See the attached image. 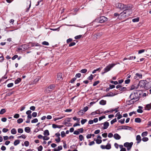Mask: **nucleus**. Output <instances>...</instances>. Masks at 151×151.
I'll list each match as a JSON object with an SVG mask.
<instances>
[{
    "mask_svg": "<svg viewBox=\"0 0 151 151\" xmlns=\"http://www.w3.org/2000/svg\"><path fill=\"white\" fill-rule=\"evenodd\" d=\"M117 8L123 11L120 13V15L122 14L123 17L128 16L131 14L132 12V5L131 4H124L122 3H118L116 4Z\"/></svg>",
    "mask_w": 151,
    "mask_h": 151,
    "instance_id": "obj_1",
    "label": "nucleus"
},
{
    "mask_svg": "<svg viewBox=\"0 0 151 151\" xmlns=\"http://www.w3.org/2000/svg\"><path fill=\"white\" fill-rule=\"evenodd\" d=\"M139 91H137L133 93H132L130 95L128 99H132V100L135 101V102L137 101L140 98L139 95L141 94V93H138Z\"/></svg>",
    "mask_w": 151,
    "mask_h": 151,
    "instance_id": "obj_2",
    "label": "nucleus"
},
{
    "mask_svg": "<svg viewBox=\"0 0 151 151\" xmlns=\"http://www.w3.org/2000/svg\"><path fill=\"white\" fill-rule=\"evenodd\" d=\"M116 64H109L106 66L104 69V72L102 73V74H104L106 73L109 71Z\"/></svg>",
    "mask_w": 151,
    "mask_h": 151,
    "instance_id": "obj_3",
    "label": "nucleus"
},
{
    "mask_svg": "<svg viewBox=\"0 0 151 151\" xmlns=\"http://www.w3.org/2000/svg\"><path fill=\"white\" fill-rule=\"evenodd\" d=\"M108 19L104 16L99 17L97 18V20L99 21V23H103L107 21Z\"/></svg>",
    "mask_w": 151,
    "mask_h": 151,
    "instance_id": "obj_4",
    "label": "nucleus"
},
{
    "mask_svg": "<svg viewBox=\"0 0 151 151\" xmlns=\"http://www.w3.org/2000/svg\"><path fill=\"white\" fill-rule=\"evenodd\" d=\"M55 87L54 84H50L46 88L45 91L47 93L51 92L54 89Z\"/></svg>",
    "mask_w": 151,
    "mask_h": 151,
    "instance_id": "obj_5",
    "label": "nucleus"
},
{
    "mask_svg": "<svg viewBox=\"0 0 151 151\" xmlns=\"http://www.w3.org/2000/svg\"><path fill=\"white\" fill-rule=\"evenodd\" d=\"M97 18L93 21L92 22V25L95 27H97L100 25L99 21H97Z\"/></svg>",
    "mask_w": 151,
    "mask_h": 151,
    "instance_id": "obj_6",
    "label": "nucleus"
},
{
    "mask_svg": "<svg viewBox=\"0 0 151 151\" xmlns=\"http://www.w3.org/2000/svg\"><path fill=\"white\" fill-rule=\"evenodd\" d=\"M145 83L144 88L146 89H148L150 88V82H148L146 81H145Z\"/></svg>",
    "mask_w": 151,
    "mask_h": 151,
    "instance_id": "obj_7",
    "label": "nucleus"
},
{
    "mask_svg": "<svg viewBox=\"0 0 151 151\" xmlns=\"http://www.w3.org/2000/svg\"><path fill=\"white\" fill-rule=\"evenodd\" d=\"M136 102L135 101L132 100V99H130L129 100L126 101V104L127 105H129L132 104H133Z\"/></svg>",
    "mask_w": 151,
    "mask_h": 151,
    "instance_id": "obj_8",
    "label": "nucleus"
},
{
    "mask_svg": "<svg viewBox=\"0 0 151 151\" xmlns=\"http://www.w3.org/2000/svg\"><path fill=\"white\" fill-rule=\"evenodd\" d=\"M130 128V127L129 126H119L118 127V128L117 129V130H121L122 129H127V128Z\"/></svg>",
    "mask_w": 151,
    "mask_h": 151,
    "instance_id": "obj_9",
    "label": "nucleus"
},
{
    "mask_svg": "<svg viewBox=\"0 0 151 151\" xmlns=\"http://www.w3.org/2000/svg\"><path fill=\"white\" fill-rule=\"evenodd\" d=\"M118 94V93H113L112 92H110L108 93L104 97H113Z\"/></svg>",
    "mask_w": 151,
    "mask_h": 151,
    "instance_id": "obj_10",
    "label": "nucleus"
},
{
    "mask_svg": "<svg viewBox=\"0 0 151 151\" xmlns=\"http://www.w3.org/2000/svg\"><path fill=\"white\" fill-rule=\"evenodd\" d=\"M145 81L144 80L140 81L139 83V86L140 87L144 88L145 86Z\"/></svg>",
    "mask_w": 151,
    "mask_h": 151,
    "instance_id": "obj_11",
    "label": "nucleus"
},
{
    "mask_svg": "<svg viewBox=\"0 0 151 151\" xmlns=\"http://www.w3.org/2000/svg\"><path fill=\"white\" fill-rule=\"evenodd\" d=\"M103 125L104 127H103V129H107L109 126V123L107 122H105L104 124Z\"/></svg>",
    "mask_w": 151,
    "mask_h": 151,
    "instance_id": "obj_12",
    "label": "nucleus"
},
{
    "mask_svg": "<svg viewBox=\"0 0 151 151\" xmlns=\"http://www.w3.org/2000/svg\"><path fill=\"white\" fill-rule=\"evenodd\" d=\"M135 78H138H138H142V75L141 73L139 74L138 73H137L135 74Z\"/></svg>",
    "mask_w": 151,
    "mask_h": 151,
    "instance_id": "obj_13",
    "label": "nucleus"
},
{
    "mask_svg": "<svg viewBox=\"0 0 151 151\" xmlns=\"http://www.w3.org/2000/svg\"><path fill=\"white\" fill-rule=\"evenodd\" d=\"M57 78L58 80H62L63 79L62 73H58L57 75Z\"/></svg>",
    "mask_w": 151,
    "mask_h": 151,
    "instance_id": "obj_14",
    "label": "nucleus"
},
{
    "mask_svg": "<svg viewBox=\"0 0 151 151\" xmlns=\"http://www.w3.org/2000/svg\"><path fill=\"white\" fill-rule=\"evenodd\" d=\"M136 140L137 141V143H139L141 140V137L140 135H137L136 137Z\"/></svg>",
    "mask_w": 151,
    "mask_h": 151,
    "instance_id": "obj_15",
    "label": "nucleus"
},
{
    "mask_svg": "<svg viewBox=\"0 0 151 151\" xmlns=\"http://www.w3.org/2000/svg\"><path fill=\"white\" fill-rule=\"evenodd\" d=\"M114 138L116 139H119L121 138V136L118 134L115 133L114 135Z\"/></svg>",
    "mask_w": 151,
    "mask_h": 151,
    "instance_id": "obj_16",
    "label": "nucleus"
},
{
    "mask_svg": "<svg viewBox=\"0 0 151 151\" xmlns=\"http://www.w3.org/2000/svg\"><path fill=\"white\" fill-rule=\"evenodd\" d=\"M106 100H102L99 102V104L101 105H104L106 104Z\"/></svg>",
    "mask_w": 151,
    "mask_h": 151,
    "instance_id": "obj_17",
    "label": "nucleus"
},
{
    "mask_svg": "<svg viewBox=\"0 0 151 151\" xmlns=\"http://www.w3.org/2000/svg\"><path fill=\"white\" fill-rule=\"evenodd\" d=\"M32 47L39 46L40 45L38 43L31 42L30 43Z\"/></svg>",
    "mask_w": 151,
    "mask_h": 151,
    "instance_id": "obj_18",
    "label": "nucleus"
},
{
    "mask_svg": "<svg viewBox=\"0 0 151 151\" xmlns=\"http://www.w3.org/2000/svg\"><path fill=\"white\" fill-rule=\"evenodd\" d=\"M25 131L28 133H29L31 130L30 129L29 127H26L24 129Z\"/></svg>",
    "mask_w": 151,
    "mask_h": 151,
    "instance_id": "obj_19",
    "label": "nucleus"
},
{
    "mask_svg": "<svg viewBox=\"0 0 151 151\" xmlns=\"http://www.w3.org/2000/svg\"><path fill=\"white\" fill-rule=\"evenodd\" d=\"M11 133L12 134H15L17 133V132L15 129L13 128L11 130Z\"/></svg>",
    "mask_w": 151,
    "mask_h": 151,
    "instance_id": "obj_20",
    "label": "nucleus"
},
{
    "mask_svg": "<svg viewBox=\"0 0 151 151\" xmlns=\"http://www.w3.org/2000/svg\"><path fill=\"white\" fill-rule=\"evenodd\" d=\"M44 134L45 135L49 136L50 134L48 130L47 129L45 130L44 132Z\"/></svg>",
    "mask_w": 151,
    "mask_h": 151,
    "instance_id": "obj_21",
    "label": "nucleus"
},
{
    "mask_svg": "<svg viewBox=\"0 0 151 151\" xmlns=\"http://www.w3.org/2000/svg\"><path fill=\"white\" fill-rule=\"evenodd\" d=\"M21 81V79L20 78H18L14 81L15 84H17L19 83Z\"/></svg>",
    "mask_w": 151,
    "mask_h": 151,
    "instance_id": "obj_22",
    "label": "nucleus"
},
{
    "mask_svg": "<svg viewBox=\"0 0 151 151\" xmlns=\"http://www.w3.org/2000/svg\"><path fill=\"white\" fill-rule=\"evenodd\" d=\"M135 122L137 123H140L141 122V119L139 118H136L135 119Z\"/></svg>",
    "mask_w": 151,
    "mask_h": 151,
    "instance_id": "obj_23",
    "label": "nucleus"
},
{
    "mask_svg": "<svg viewBox=\"0 0 151 151\" xmlns=\"http://www.w3.org/2000/svg\"><path fill=\"white\" fill-rule=\"evenodd\" d=\"M139 18L138 17L132 19V21L134 22H137L139 21Z\"/></svg>",
    "mask_w": 151,
    "mask_h": 151,
    "instance_id": "obj_24",
    "label": "nucleus"
},
{
    "mask_svg": "<svg viewBox=\"0 0 151 151\" xmlns=\"http://www.w3.org/2000/svg\"><path fill=\"white\" fill-rule=\"evenodd\" d=\"M20 143V141L19 140L17 139L15 140L14 142V145L16 146L19 144Z\"/></svg>",
    "mask_w": 151,
    "mask_h": 151,
    "instance_id": "obj_25",
    "label": "nucleus"
},
{
    "mask_svg": "<svg viewBox=\"0 0 151 151\" xmlns=\"http://www.w3.org/2000/svg\"><path fill=\"white\" fill-rule=\"evenodd\" d=\"M106 149L107 150H109L111 148V145L110 144L108 143L107 145L106 146Z\"/></svg>",
    "mask_w": 151,
    "mask_h": 151,
    "instance_id": "obj_26",
    "label": "nucleus"
},
{
    "mask_svg": "<svg viewBox=\"0 0 151 151\" xmlns=\"http://www.w3.org/2000/svg\"><path fill=\"white\" fill-rule=\"evenodd\" d=\"M145 108H147V110H149L151 109V106L150 104H147L146 105Z\"/></svg>",
    "mask_w": 151,
    "mask_h": 151,
    "instance_id": "obj_27",
    "label": "nucleus"
},
{
    "mask_svg": "<svg viewBox=\"0 0 151 151\" xmlns=\"http://www.w3.org/2000/svg\"><path fill=\"white\" fill-rule=\"evenodd\" d=\"M6 112V110L4 109H2L0 111V114H3Z\"/></svg>",
    "mask_w": 151,
    "mask_h": 151,
    "instance_id": "obj_28",
    "label": "nucleus"
},
{
    "mask_svg": "<svg viewBox=\"0 0 151 151\" xmlns=\"http://www.w3.org/2000/svg\"><path fill=\"white\" fill-rule=\"evenodd\" d=\"M136 58V56H130L128 57L127 58V59L128 60H132V59H134Z\"/></svg>",
    "mask_w": 151,
    "mask_h": 151,
    "instance_id": "obj_29",
    "label": "nucleus"
},
{
    "mask_svg": "<svg viewBox=\"0 0 151 151\" xmlns=\"http://www.w3.org/2000/svg\"><path fill=\"white\" fill-rule=\"evenodd\" d=\"M148 134V132L147 131H145L143 132L142 134V136L144 137L145 136H147Z\"/></svg>",
    "mask_w": 151,
    "mask_h": 151,
    "instance_id": "obj_30",
    "label": "nucleus"
},
{
    "mask_svg": "<svg viewBox=\"0 0 151 151\" xmlns=\"http://www.w3.org/2000/svg\"><path fill=\"white\" fill-rule=\"evenodd\" d=\"M87 71V70L86 69H82L81 71L80 72L82 73H86Z\"/></svg>",
    "mask_w": 151,
    "mask_h": 151,
    "instance_id": "obj_31",
    "label": "nucleus"
},
{
    "mask_svg": "<svg viewBox=\"0 0 151 151\" xmlns=\"http://www.w3.org/2000/svg\"><path fill=\"white\" fill-rule=\"evenodd\" d=\"M78 114L80 115H82L83 114V109L80 110L78 112Z\"/></svg>",
    "mask_w": 151,
    "mask_h": 151,
    "instance_id": "obj_32",
    "label": "nucleus"
},
{
    "mask_svg": "<svg viewBox=\"0 0 151 151\" xmlns=\"http://www.w3.org/2000/svg\"><path fill=\"white\" fill-rule=\"evenodd\" d=\"M114 16L115 17H116L117 16H118V17H119L120 16H121V17H123V15L122 14L120 15V14H119L117 13H115L114 14Z\"/></svg>",
    "mask_w": 151,
    "mask_h": 151,
    "instance_id": "obj_33",
    "label": "nucleus"
},
{
    "mask_svg": "<svg viewBox=\"0 0 151 151\" xmlns=\"http://www.w3.org/2000/svg\"><path fill=\"white\" fill-rule=\"evenodd\" d=\"M87 121L86 119H83L81 121V123L82 124H83Z\"/></svg>",
    "mask_w": 151,
    "mask_h": 151,
    "instance_id": "obj_34",
    "label": "nucleus"
},
{
    "mask_svg": "<svg viewBox=\"0 0 151 151\" xmlns=\"http://www.w3.org/2000/svg\"><path fill=\"white\" fill-rule=\"evenodd\" d=\"M38 119L37 118H35L31 121L32 123H35L38 122Z\"/></svg>",
    "mask_w": 151,
    "mask_h": 151,
    "instance_id": "obj_35",
    "label": "nucleus"
},
{
    "mask_svg": "<svg viewBox=\"0 0 151 151\" xmlns=\"http://www.w3.org/2000/svg\"><path fill=\"white\" fill-rule=\"evenodd\" d=\"M23 132V130L22 129V128H19L18 129V132L19 133H22Z\"/></svg>",
    "mask_w": 151,
    "mask_h": 151,
    "instance_id": "obj_36",
    "label": "nucleus"
},
{
    "mask_svg": "<svg viewBox=\"0 0 151 151\" xmlns=\"http://www.w3.org/2000/svg\"><path fill=\"white\" fill-rule=\"evenodd\" d=\"M23 121V120L22 118H20L17 120V122L18 123L20 124L22 123Z\"/></svg>",
    "mask_w": 151,
    "mask_h": 151,
    "instance_id": "obj_37",
    "label": "nucleus"
},
{
    "mask_svg": "<svg viewBox=\"0 0 151 151\" xmlns=\"http://www.w3.org/2000/svg\"><path fill=\"white\" fill-rule=\"evenodd\" d=\"M79 138L80 141H82L84 139V137L81 134L79 135Z\"/></svg>",
    "mask_w": 151,
    "mask_h": 151,
    "instance_id": "obj_38",
    "label": "nucleus"
},
{
    "mask_svg": "<svg viewBox=\"0 0 151 151\" xmlns=\"http://www.w3.org/2000/svg\"><path fill=\"white\" fill-rule=\"evenodd\" d=\"M96 143L97 144H100L102 142V140L101 139H96Z\"/></svg>",
    "mask_w": 151,
    "mask_h": 151,
    "instance_id": "obj_39",
    "label": "nucleus"
},
{
    "mask_svg": "<svg viewBox=\"0 0 151 151\" xmlns=\"http://www.w3.org/2000/svg\"><path fill=\"white\" fill-rule=\"evenodd\" d=\"M142 140L144 142H147L148 140V138L147 137H144L142 138Z\"/></svg>",
    "mask_w": 151,
    "mask_h": 151,
    "instance_id": "obj_40",
    "label": "nucleus"
},
{
    "mask_svg": "<svg viewBox=\"0 0 151 151\" xmlns=\"http://www.w3.org/2000/svg\"><path fill=\"white\" fill-rule=\"evenodd\" d=\"M61 136L62 137H63L66 136L65 133L64 131H62L61 132Z\"/></svg>",
    "mask_w": 151,
    "mask_h": 151,
    "instance_id": "obj_41",
    "label": "nucleus"
},
{
    "mask_svg": "<svg viewBox=\"0 0 151 151\" xmlns=\"http://www.w3.org/2000/svg\"><path fill=\"white\" fill-rule=\"evenodd\" d=\"M100 83L99 81H96L93 84V86H95Z\"/></svg>",
    "mask_w": 151,
    "mask_h": 151,
    "instance_id": "obj_42",
    "label": "nucleus"
},
{
    "mask_svg": "<svg viewBox=\"0 0 151 151\" xmlns=\"http://www.w3.org/2000/svg\"><path fill=\"white\" fill-rule=\"evenodd\" d=\"M76 78H72L71 80L70 81L69 83H73L74 81H76Z\"/></svg>",
    "mask_w": 151,
    "mask_h": 151,
    "instance_id": "obj_43",
    "label": "nucleus"
},
{
    "mask_svg": "<svg viewBox=\"0 0 151 151\" xmlns=\"http://www.w3.org/2000/svg\"><path fill=\"white\" fill-rule=\"evenodd\" d=\"M24 144L26 147H27L29 145V142L27 141H26L24 142Z\"/></svg>",
    "mask_w": 151,
    "mask_h": 151,
    "instance_id": "obj_44",
    "label": "nucleus"
},
{
    "mask_svg": "<svg viewBox=\"0 0 151 151\" xmlns=\"http://www.w3.org/2000/svg\"><path fill=\"white\" fill-rule=\"evenodd\" d=\"M93 78V75L92 74L87 78V79L90 80H92Z\"/></svg>",
    "mask_w": 151,
    "mask_h": 151,
    "instance_id": "obj_45",
    "label": "nucleus"
},
{
    "mask_svg": "<svg viewBox=\"0 0 151 151\" xmlns=\"http://www.w3.org/2000/svg\"><path fill=\"white\" fill-rule=\"evenodd\" d=\"M117 121V120L116 118H115L113 119L112 120L111 122V124H113L114 123L116 122Z\"/></svg>",
    "mask_w": 151,
    "mask_h": 151,
    "instance_id": "obj_46",
    "label": "nucleus"
},
{
    "mask_svg": "<svg viewBox=\"0 0 151 151\" xmlns=\"http://www.w3.org/2000/svg\"><path fill=\"white\" fill-rule=\"evenodd\" d=\"M125 119H121L118 121L121 124H123L124 122Z\"/></svg>",
    "mask_w": 151,
    "mask_h": 151,
    "instance_id": "obj_47",
    "label": "nucleus"
},
{
    "mask_svg": "<svg viewBox=\"0 0 151 151\" xmlns=\"http://www.w3.org/2000/svg\"><path fill=\"white\" fill-rule=\"evenodd\" d=\"M42 44L44 45H49V43L46 41H44L42 42Z\"/></svg>",
    "mask_w": 151,
    "mask_h": 151,
    "instance_id": "obj_48",
    "label": "nucleus"
},
{
    "mask_svg": "<svg viewBox=\"0 0 151 151\" xmlns=\"http://www.w3.org/2000/svg\"><path fill=\"white\" fill-rule=\"evenodd\" d=\"M78 130L79 132L82 133L83 132L84 129L83 128H81L80 129H78Z\"/></svg>",
    "mask_w": 151,
    "mask_h": 151,
    "instance_id": "obj_49",
    "label": "nucleus"
},
{
    "mask_svg": "<svg viewBox=\"0 0 151 151\" xmlns=\"http://www.w3.org/2000/svg\"><path fill=\"white\" fill-rule=\"evenodd\" d=\"M37 149L38 151H42L43 149V147L42 145H40L38 147Z\"/></svg>",
    "mask_w": 151,
    "mask_h": 151,
    "instance_id": "obj_50",
    "label": "nucleus"
},
{
    "mask_svg": "<svg viewBox=\"0 0 151 151\" xmlns=\"http://www.w3.org/2000/svg\"><path fill=\"white\" fill-rule=\"evenodd\" d=\"M127 88L125 87H121L119 90L121 91H124L126 90Z\"/></svg>",
    "mask_w": 151,
    "mask_h": 151,
    "instance_id": "obj_51",
    "label": "nucleus"
},
{
    "mask_svg": "<svg viewBox=\"0 0 151 151\" xmlns=\"http://www.w3.org/2000/svg\"><path fill=\"white\" fill-rule=\"evenodd\" d=\"M76 44L75 42H71L69 45V47H71L75 45Z\"/></svg>",
    "mask_w": 151,
    "mask_h": 151,
    "instance_id": "obj_52",
    "label": "nucleus"
},
{
    "mask_svg": "<svg viewBox=\"0 0 151 151\" xmlns=\"http://www.w3.org/2000/svg\"><path fill=\"white\" fill-rule=\"evenodd\" d=\"M14 84L13 83H9L7 85V86L8 88H10L12 87L13 86Z\"/></svg>",
    "mask_w": 151,
    "mask_h": 151,
    "instance_id": "obj_53",
    "label": "nucleus"
},
{
    "mask_svg": "<svg viewBox=\"0 0 151 151\" xmlns=\"http://www.w3.org/2000/svg\"><path fill=\"white\" fill-rule=\"evenodd\" d=\"M77 146L76 145H73L70 146V148L71 149H73L74 148H77Z\"/></svg>",
    "mask_w": 151,
    "mask_h": 151,
    "instance_id": "obj_54",
    "label": "nucleus"
},
{
    "mask_svg": "<svg viewBox=\"0 0 151 151\" xmlns=\"http://www.w3.org/2000/svg\"><path fill=\"white\" fill-rule=\"evenodd\" d=\"M110 83L112 84H114L115 85H117L118 84V82L117 81H110Z\"/></svg>",
    "mask_w": 151,
    "mask_h": 151,
    "instance_id": "obj_55",
    "label": "nucleus"
},
{
    "mask_svg": "<svg viewBox=\"0 0 151 151\" xmlns=\"http://www.w3.org/2000/svg\"><path fill=\"white\" fill-rule=\"evenodd\" d=\"M49 138H50L48 137L44 136L43 137V139L44 140H48L49 139Z\"/></svg>",
    "mask_w": 151,
    "mask_h": 151,
    "instance_id": "obj_56",
    "label": "nucleus"
},
{
    "mask_svg": "<svg viewBox=\"0 0 151 151\" xmlns=\"http://www.w3.org/2000/svg\"><path fill=\"white\" fill-rule=\"evenodd\" d=\"M37 113L36 112H33L32 114V116L34 117H36L37 116Z\"/></svg>",
    "mask_w": 151,
    "mask_h": 151,
    "instance_id": "obj_57",
    "label": "nucleus"
},
{
    "mask_svg": "<svg viewBox=\"0 0 151 151\" xmlns=\"http://www.w3.org/2000/svg\"><path fill=\"white\" fill-rule=\"evenodd\" d=\"M82 36V35H79L78 36H76L75 37V38L76 39H78L80 38Z\"/></svg>",
    "mask_w": 151,
    "mask_h": 151,
    "instance_id": "obj_58",
    "label": "nucleus"
},
{
    "mask_svg": "<svg viewBox=\"0 0 151 151\" xmlns=\"http://www.w3.org/2000/svg\"><path fill=\"white\" fill-rule=\"evenodd\" d=\"M9 131V129H6L5 128H4L2 129V132H3L5 133L6 132Z\"/></svg>",
    "mask_w": 151,
    "mask_h": 151,
    "instance_id": "obj_59",
    "label": "nucleus"
},
{
    "mask_svg": "<svg viewBox=\"0 0 151 151\" xmlns=\"http://www.w3.org/2000/svg\"><path fill=\"white\" fill-rule=\"evenodd\" d=\"M109 86L110 88L111 89H112L113 88L115 87V85H113V84L111 85V84H110L109 85Z\"/></svg>",
    "mask_w": 151,
    "mask_h": 151,
    "instance_id": "obj_60",
    "label": "nucleus"
},
{
    "mask_svg": "<svg viewBox=\"0 0 151 151\" xmlns=\"http://www.w3.org/2000/svg\"><path fill=\"white\" fill-rule=\"evenodd\" d=\"M19 114H16L14 115V117L15 118H18L19 117Z\"/></svg>",
    "mask_w": 151,
    "mask_h": 151,
    "instance_id": "obj_61",
    "label": "nucleus"
},
{
    "mask_svg": "<svg viewBox=\"0 0 151 151\" xmlns=\"http://www.w3.org/2000/svg\"><path fill=\"white\" fill-rule=\"evenodd\" d=\"M81 76V74L80 73H78L76 74L75 76L76 78H80Z\"/></svg>",
    "mask_w": 151,
    "mask_h": 151,
    "instance_id": "obj_62",
    "label": "nucleus"
},
{
    "mask_svg": "<svg viewBox=\"0 0 151 151\" xmlns=\"http://www.w3.org/2000/svg\"><path fill=\"white\" fill-rule=\"evenodd\" d=\"M79 132L78 130H75L73 132V134L76 135L79 134Z\"/></svg>",
    "mask_w": 151,
    "mask_h": 151,
    "instance_id": "obj_63",
    "label": "nucleus"
},
{
    "mask_svg": "<svg viewBox=\"0 0 151 151\" xmlns=\"http://www.w3.org/2000/svg\"><path fill=\"white\" fill-rule=\"evenodd\" d=\"M88 106H86L83 109V111H84V112H86V111L87 110H88Z\"/></svg>",
    "mask_w": 151,
    "mask_h": 151,
    "instance_id": "obj_64",
    "label": "nucleus"
}]
</instances>
